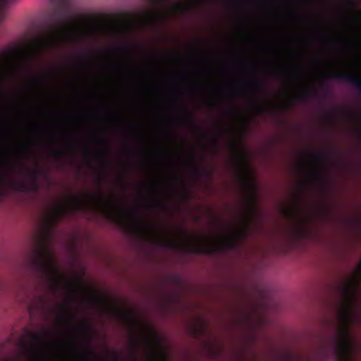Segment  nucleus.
<instances>
[{"label": "nucleus", "instance_id": "obj_10", "mask_svg": "<svg viewBox=\"0 0 361 361\" xmlns=\"http://www.w3.org/2000/svg\"><path fill=\"white\" fill-rule=\"evenodd\" d=\"M50 78V75H35L32 78V82L37 87H43V85L47 84Z\"/></svg>", "mask_w": 361, "mask_h": 361}, {"label": "nucleus", "instance_id": "obj_24", "mask_svg": "<svg viewBox=\"0 0 361 361\" xmlns=\"http://www.w3.org/2000/svg\"><path fill=\"white\" fill-rule=\"evenodd\" d=\"M81 326L83 329V330H90L91 325L88 323V322H82L81 323Z\"/></svg>", "mask_w": 361, "mask_h": 361}, {"label": "nucleus", "instance_id": "obj_6", "mask_svg": "<svg viewBox=\"0 0 361 361\" xmlns=\"http://www.w3.org/2000/svg\"><path fill=\"white\" fill-rule=\"evenodd\" d=\"M329 77L341 81H346L361 92V77L359 75H354L350 73H331Z\"/></svg>", "mask_w": 361, "mask_h": 361}, {"label": "nucleus", "instance_id": "obj_7", "mask_svg": "<svg viewBox=\"0 0 361 361\" xmlns=\"http://www.w3.org/2000/svg\"><path fill=\"white\" fill-rule=\"evenodd\" d=\"M21 166H23V167L25 168L27 174L28 175V176L32 181L33 187L35 188V189H37V185L36 181H37V177H38V175L39 173V167H35V169H30V167L25 166L24 162L21 163Z\"/></svg>", "mask_w": 361, "mask_h": 361}, {"label": "nucleus", "instance_id": "obj_22", "mask_svg": "<svg viewBox=\"0 0 361 361\" xmlns=\"http://www.w3.org/2000/svg\"><path fill=\"white\" fill-rule=\"evenodd\" d=\"M114 50L117 51V52H129L130 49L128 47H119L118 48H115Z\"/></svg>", "mask_w": 361, "mask_h": 361}, {"label": "nucleus", "instance_id": "obj_31", "mask_svg": "<svg viewBox=\"0 0 361 361\" xmlns=\"http://www.w3.org/2000/svg\"><path fill=\"white\" fill-rule=\"evenodd\" d=\"M243 185L245 188H250V187H252L253 189H255V185H249V183H247V182H243Z\"/></svg>", "mask_w": 361, "mask_h": 361}, {"label": "nucleus", "instance_id": "obj_34", "mask_svg": "<svg viewBox=\"0 0 361 361\" xmlns=\"http://www.w3.org/2000/svg\"><path fill=\"white\" fill-rule=\"evenodd\" d=\"M54 69L57 71H63L64 70V68L63 66H60V65H58V66L54 67Z\"/></svg>", "mask_w": 361, "mask_h": 361}, {"label": "nucleus", "instance_id": "obj_26", "mask_svg": "<svg viewBox=\"0 0 361 361\" xmlns=\"http://www.w3.org/2000/svg\"><path fill=\"white\" fill-rule=\"evenodd\" d=\"M237 110H238V108L236 107V106H235V104H231V106H229V109H228L229 113H235V111H237Z\"/></svg>", "mask_w": 361, "mask_h": 361}, {"label": "nucleus", "instance_id": "obj_5", "mask_svg": "<svg viewBox=\"0 0 361 361\" xmlns=\"http://www.w3.org/2000/svg\"><path fill=\"white\" fill-rule=\"evenodd\" d=\"M248 234L249 228H247V226H243L240 229L235 231V232L228 235L221 243L220 246L221 248H235V247L238 246L240 240L246 239Z\"/></svg>", "mask_w": 361, "mask_h": 361}, {"label": "nucleus", "instance_id": "obj_30", "mask_svg": "<svg viewBox=\"0 0 361 361\" xmlns=\"http://www.w3.org/2000/svg\"><path fill=\"white\" fill-rule=\"evenodd\" d=\"M104 181V176H99V178L97 179V184L99 187H100L101 184H102Z\"/></svg>", "mask_w": 361, "mask_h": 361}, {"label": "nucleus", "instance_id": "obj_33", "mask_svg": "<svg viewBox=\"0 0 361 361\" xmlns=\"http://www.w3.org/2000/svg\"><path fill=\"white\" fill-rule=\"evenodd\" d=\"M20 189H23V190H27V189H28L27 186H26V185H24V183H20Z\"/></svg>", "mask_w": 361, "mask_h": 361}, {"label": "nucleus", "instance_id": "obj_37", "mask_svg": "<svg viewBox=\"0 0 361 361\" xmlns=\"http://www.w3.org/2000/svg\"><path fill=\"white\" fill-rule=\"evenodd\" d=\"M192 334H193L194 336H197V335H198L197 329H193L192 330Z\"/></svg>", "mask_w": 361, "mask_h": 361}, {"label": "nucleus", "instance_id": "obj_1", "mask_svg": "<svg viewBox=\"0 0 361 361\" xmlns=\"http://www.w3.org/2000/svg\"><path fill=\"white\" fill-rule=\"evenodd\" d=\"M90 202H96L102 209L106 216L116 224V204L112 199L99 194H82L71 195L70 202L55 208L45 219L46 226L33 237L30 262L32 268L50 280L51 287L57 290L61 285L62 273L55 263V255L50 247V237L57 222L68 214L71 209H83Z\"/></svg>", "mask_w": 361, "mask_h": 361}, {"label": "nucleus", "instance_id": "obj_47", "mask_svg": "<svg viewBox=\"0 0 361 361\" xmlns=\"http://www.w3.org/2000/svg\"><path fill=\"white\" fill-rule=\"evenodd\" d=\"M357 221H358V222H360L361 220H360V219H357Z\"/></svg>", "mask_w": 361, "mask_h": 361}, {"label": "nucleus", "instance_id": "obj_20", "mask_svg": "<svg viewBox=\"0 0 361 361\" xmlns=\"http://www.w3.org/2000/svg\"><path fill=\"white\" fill-rule=\"evenodd\" d=\"M31 338L35 342H42L43 341L42 336L38 333H32Z\"/></svg>", "mask_w": 361, "mask_h": 361}, {"label": "nucleus", "instance_id": "obj_12", "mask_svg": "<svg viewBox=\"0 0 361 361\" xmlns=\"http://www.w3.org/2000/svg\"><path fill=\"white\" fill-rule=\"evenodd\" d=\"M319 96L320 94H319L317 90H312V91L305 92L303 94V95H301V97H298V99L299 101H305V99H307V97H319Z\"/></svg>", "mask_w": 361, "mask_h": 361}, {"label": "nucleus", "instance_id": "obj_3", "mask_svg": "<svg viewBox=\"0 0 361 361\" xmlns=\"http://www.w3.org/2000/svg\"><path fill=\"white\" fill-rule=\"evenodd\" d=\"M73 20L66 6L63 4L50 11L47 17L45 32L32 41L28 50L20 52L23 68H27L32 60L36 59L43 51L50 49L55 40L70 30Z\"/></svg>", "mask_w": 361, "mask_h": 361}, {"label": "nucleus", "instance_id": "obj_25", "mask_svg": "<svg viewBox=\"0 0 361 361\" xmlns=\"http://www.w3.org/2000/svg\"><path fill=\"white\" fill-rule=\"evenodd\" d=\"M51 154L55 157H62L61 152H57V150H51Z\"/></svg>", "mask_w": 361, "mask_h": 361}, {"label": "nucleus", "instance_id": "obj_29", "mask_svg": "<svg viewBox=\"0 0 361 361\" xmlns=\"http://www.w3.org/2000/svg\"><path fill=\"white\" fill-rule=\"evenodd\" d=\"M113 355L115 361H121L120 355H118V353H113Z\"/></svg>", "mask_w": 361, "mask_h": 361}, {"label": "nucleus", "instance_id": "obj_4", "mask_svg": "<svg viewBox=\"0 0 361 361\" xmlns=\"http://www.w3.org/2000/svg\"><path fill=\"white\" fill-rule=\"evenodd\" d=\"M182 234L189 241L186 244H183L180 241H173V240H166L162 237H157L155 243L161 247H166V248H173L174 250H180L185 251V252H192V254H212L214 249L212 246L205 245L200 243V238L192 235L186 229L180 228Z\"/></svg>", "mask_w": 361, "mask_h": 361}, {"label": "nucleus", "instance_id": "obj_39", "mask_svg": "<svg viewBox=\"0 0 361 361\" xmlns=\"http://www.w3.org/2000/svg\"><path fill=\"white\" fill-rule=\"evenodd\" d=\"M322 90H323V92H324V94H326V93H327V92H328V90L326 89V87H323V88H322Z\"/></svg>", "mask_w": 361, "mask_h": 361}, {"label": "nucleus", "instance_id": "obj_27", "mask_svg": "<svg viewBox=\"0 0 361 361\" xmlns=\"http://www.w3.org/2000/svg\"><path fill=\"white\" fill-rule=\"evenodd\" d=\"M298 231L302 235H305V234H307V231H305L303 226H299Z\"/></svg>", "mask_w": 361, "mask_h": 361}, {"label": "nucleus", "instance_id": "obj_35", "mask_svg": "<svg viewBox=\"0 0 361 361\" xmlns=\"http://www.w3.org/2000/svg\"><path fill=\"white\" fill-rule=\"evenodd\" d=\"M22 147V149H23V152H24L25 154H27V152H28V151H29V147H25V145H23V147Z\"/></svg>", "mask_w": 361, "mask_h": 361}, {"label": "nucleus", "instance_id": "obj_44", "mask_svg": "<svg viewBox=\"0 0 361 361\" xmlns=\"http://www.w3.org/2000/svg\"><path fill=\"white\" fill-rule=\"evenodd\" d=\"M147 341L150 343L151 341H150V338H149V337L147 338Z\"/></svg>", "mask_w": 361, "mask_h": 361}, {"label": "nucleus", "instance_id": "obj_38", "mask_svg": "<svg viewBox=\"0 0 361 361\" xmlns=\"http://www.w3.org/2000/svg\"><path fill=\"white\" fill-rule=\"evenodd\" d=\"M68 147H69V148H73V147H74V144H73V142H69V143L68 144Z\"/></svg>", "mask_w": 361, "mask_h": 361}, {"label": "nucleus", "instance_id": "obj_19", "mask_svg": "<svg viewBox=\"0 0 361 361\" xmlns=\"http://www.w3.org/2000/svg\"><path fill=\"white\" fill-rule=\"evenodd\" d=\"M60 307L62 312L61 318H65L67 314L70 313L69 305L68 304H61Z\"/></svg>", "mask_w": 361, "mask_h": 361}, {"label": "nucleus", "instance_id": "obj_2", "mask_svg": "<svg viewBox=\"0 0 361 361\" xmlns=\"http://www.w3.org/2000/svg\"><path fill=\"white\" fill-rule=\"evenodd\" d=\"M338 289L340 297L336 334L323 343L320 350L324 359H327L331 353L336 361H353L351 353L353 350V344L351 341L350 325L355 324L357 319L353 302V297L356 293V282H341Z\"/></svg>", "mask_w": 361, "mask_h": 361}, {"label": "nucleus", "instance_id": "obj_15", "mask_svg": "<svg viewBox=\"0 0 361 361\" xmlns=\"http://www.w3.org/2000/svg\"><path fill=\"white\" fill-rule=\"evenodd\" d=\"M285 361H302L301 357H298L295 354L291 352L284 353Z\"/></svg>", "mask_w": 361, "mask_h": 361}, {"label": "nucleus", "instance_id": "obj_28", "mask_svg": "<svg viewBox=\"0 0 361 361\" xmlns=\"http://www.w3.org/2000/svg\"><path fill=\"white\" fill-rule=\"evenodd\" d=\"M140 226L142 227V228H145L146 230H153L152 226H149V224H143V223H140Z\"/></svg>", "mask_w": 361, "mask_h": 361}, {"label": "nucleus", "instance_id": "obj_40", "mask_svg": "<svg viewBox=\"0 0 361 361\" xmlns=\"http://www.w3.org/2000/svg\"><path fill=\"white\" fill-rule=\"evenodd\" d=\"M10 0H0V4H6V2H8Z\"/></svg>", "mask_w": 361, "mask_h": 361}, {"label": "nucleus", "instance_id": "obj_32", "mask_svg": "<svg viewBox=\"0 0 361 361\" xmlns=\"http://www.w3.org/2000/svg\"><path fill=\"white\" fill-rule=\"evenodd\" d=\"M220 137L219 135H215L214 142L215 145H218L219 138Z\"/></svg>", "mask_w": 361, "mask_h": 361}, {"label": "nucleus", "instance_id": "obj_18", "mask_svg": "<svg viewBox=\"0 0 361 361\" xmlns=\"http://www.w3.org/2000/svg\"><path fill=\"white\" fill-rule=\"evenodd\" d=\"M86 353L89 357V361H99V357L91 349H87Z\"/></svg>", "mask_w": 361, "mask_h": 361}, {"label": "nucleus", "instance_id": "obj_42", "mask_svg": "<svg viewBox=\"0 0 361 361\" xmlns=\"http://www.w3.org/2000/svg\"><path fill=\"white\" fill-rule=\"evenodd\" d=\"M71 316L72 318H76L77 314H76V313H71Z\"/></svg>", "mask_w": 361, "mask_h": 361}, {"label": "nucleus", "instance_id": "obj_16", "mask_svg": "<svg viewBox=\"0 0 361 361\" xmlns=\"http://www.w3.org/2000/svg\"><path fill=\"white\" fill-rule=\"evenodd\" d=\"M166 16L164 15H159V13H148L147 19L150 22H159V20H163Z\"/></svg>", "mask_w": 361, "mask_h": 361}, {"label": "nucleus", "instance_id": "obj_45", "mask_svg": "<svg viewBox=\"0 0 361 361\" xmlns=\"http://www.w3.org/2000/svg\"><path fill=\"white\" fill-rule=\"evenodd\" d=\"M1 64H2V59H0V66H1Z\"/></svg>", "mask_w": 361, "mask_h": 361}, {"label": "nucleus", "instance_id": "obj_9", "mask_svg": "<svg viewBox=\"0 0 361 361\" xmlns=\"http://www.w3.org/2000/svg\"><path fill=\"white\" fill-rule=\"evenodd\" d=\"M182 112L189 125H190L192 128H198L195 117L193 116L192 114L190 112L188 107H185V106L182 107Z\"/></svg>", "mask_w": 361, "mask_h": 361}, {"label": "nucleus", "instance_id": "obj_36", "mask_svg": "<svg viewBox=\"0 0 361 361\" xmlns=\"http://www.w3.org/2000/svg\"><path fill=\"white\" fill-rule=\"evenodd\" d=\"M110 152H111V148H110L109 145H106V153L110 154Z\"/></svg>", "mask_w": 361, "mask_h": 361}, {"label": "nucleus", "instance_id": "obj_43", "mask_svg": "<svg viewBox=\"0 0 361 361\" xmlns=\"http://www.w3.org/2000/svg\"><path fill=\"white\" fill-rule=\"evenodd\" d=\"M315 177L317 178H321V177H322V176H321V174H316Z\"/></svg>", "mask_w": 361, "mask_h": 361}, {"label": "nucleus", "instance_id": "obj_23", "mask_svg": "<svg viewBox=\"0 0 361 361\" xmlns=\"http://www.w3.org/2000/svg\"><path fill=\"white\" fill-rule=\"evenodd\" d=\"M6 166L8 167L9 169H11V171H14V169H16V168H18L16 164H12V162H7L6 164Z\"/></svg>", "mask_w": 361, "mask_h": 361}, {"label": "nucleus", "instance_id": "obj_17", "mask_svg": "<svg viewBox=\"0 0 361 361\" xmlns=\"http://www.w3.org/2000/svg\"><path fill=\"white\" fill-rule=\"evenodd\" d=\"M138 344H139V340H137V338H135V337H133V338H131V345L133 346V361H137L135 350H136V348L137 347Z\"/></svg>", "mask_w": 361, "mask_h": 361}, {"label": "nucleus", "instance_id": "obj_21", "mask_svg": "<svg viewBox=\"0 0 361 361\" xmlns=\"http://www.w3.org/2000/svg\"><path fill=\"white\" fill-rule=\"evenodd\" d=\"M115 313L118 314L120 317L125 318L126 319H128L130 318V314L128 312H124V311H121V310H115Z\"/></svg>", "mask_w": 361, "mask_h": 361}, {"label": "nucleus", "instance_id": "obj_11", "mask_svg": "<svg viewBox=\"0 0 361 361\" xmlns=\"http://www.w3.org/2000/svg\"><path fill=\"white\" fill-rule=\"evenodd\" d=\"M309 157L316 163H325L326 160V156L324 153H310Z\"/></svg>", "mask_w": 361, "mask_h": 361}, {"label": "nucleus", "instance_id": "obj_14", "mask_svg": "<svg viewBox=\"0 0 361 361\" xmlns=\"http://www.w3.org/2000/svg\"><path fill=\"white\" fill-rule=\"evenodd\" d=\"M252 87L259 92H264L266 90V85L262 80H252Z\"/></svg>", "mask_w": 361, "mask_h": 361}, {"label": "nucleus", "instance_id": "obj_41", "mask_svg": "<svg viewBox=\"0 0 361 361\" xmlns=\"http://www.w3.org/2000/svg\"><path fill=\"white\" fill-rule=\"evenodd\" d=\"M255 198H256L255 192H252V195H251V199H252V200H255Z\"/></svg>", "mask_w": 361, "mask_h": 361}, {"label": "nucleus", "instance_id": "obj_13", "mask_svg": "<svg viewBox=\"0 0 361 361\" xmlns=\"http://www.w3.org/2000/svg\"><path fill=\"white\" fill-rule=\"evenodd\" d=\"M300 209V206L298 203H295V204L291 207V208H288L286 210L285 214L287 216H294L295 214H298Z\"/></svg>", "mask_w": 361, "mask_h": 361}, {"label": "nucleus", "instance_id": "obj_46", "mask_svg": "<svg viewBox=\"0 0 361 361\" xmlns=\"http://www.w3.org/2000/svg\"><path fill=\"white\" fill-rule=\"evenodd\" d=\"M329 117H334V115H332V114H330Z\"/></svg>", "mask_w": 361, "mask_h": 361}, {"label": "nucleus", "instance_id": "obj_8", "mask_svg": "<svg viewBox=\"0 0 361 361\" xmlns=\"http://www.w3.org/2000/svg\"><path fill=\"white\" fill-rule=\"evenodd\" d=\"M191 163L193 166V170L197 177L200 176L202 173H204L206 176H212V171H211V170H209V169H200V167L197 166L194 154L191 155Z\"/></svg>", "mask_w": 361, "mask_h": 361}]
</instances>
